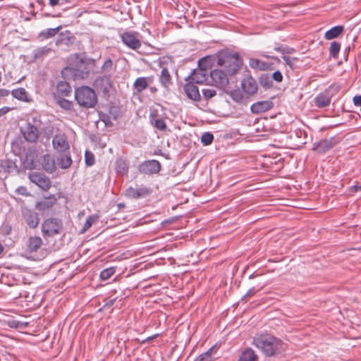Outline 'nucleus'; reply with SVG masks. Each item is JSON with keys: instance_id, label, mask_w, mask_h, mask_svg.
I'll use <instances>...</instances> for the list:
<instances>
[{"instance_id": "obj_1", "label": "nucleus", "mask_w": 361, "mask_h": 361, "mask_svg": "<svg viewBox=\"0 0 361 361\" xmlns=\"http://www.w3.org/2000/svg\"><path fill=\"white\" fill-rule=\"evenodd\" d=\"M252 343L267 357L281 354L286 349V345L281 339L267 334L255 336Z\"/></svg>"}, {"instance_id": "obj_2", "label": "nucleus", "mask_w": 361, "mask_h": 361, "mask_svg": "<svg viewBox=\"0 0 361 361\" xmlns=\"http://www.w3.org/2000/svg\"><path fill=\"white\" fill-rule=\"evenodd\" d=\"M94 67V60L84 59L76 55L74 64L62 69L61 75L64 79L71 78L74 80H84L89 77Z\"/></svg>"}, {"instance_id": "obj_3", "label": "nucleus", "mask_w": 361, "mask_h": 361, "mask_svg": "<svg viewBox=\"0 0 361 361\" xmlns=\"http://www.w3.org/2000/svg\"><path fill=\"white\" fill-rule=\"evenodd\" d=\"M217 63L224 68L228 75H232L240 70L243 62L238 53L222 52L218 56Z\"/></svg>"}, {"instance_id": "obj_4", "label": "nucleus", "mask_w": 361, "mask_h": 361, "mask_svg": "<svg viewBox=\"0 0 361 361\" xmlns=\"http://www.w3.org/2000/svg\"><path fill=\"white\" fill-rule=\"evenodd\" d=\"M75 99L80 106L86 109L92 108L97 103L94 90L87 86L77 88L75 91Z\"/></svg>"}, {"instance_id": "obj_5", "label": "nucleus", "mask_w": 361, "mask_h": 361, "mask_svg": "<svg viewBox=\"0 0 361 361\" xmlns=\"http://www.w3.org/2000/svg\"><path fill=\"white\" fill-rule=\"evenodd\" d=\"M62 221L57 218H49L45 219L42 224V233L43 236L52 237L59 234L62 230Z\"/></svg>"}, {"instance_id": "obj_6", "label": "nucleus", "mask_w": 361, "mask_h": 361, "mask_svg": "<svg viewBox=\"0 0 361 361\" xmlns=\"http://www.w3.org/2000/svg\"><path fill=\"white\" fill-rule=\"evenodd\" d=\"M121 42L129 49L137 51L142 47L140 34L135 31H126L120 35Z\"/></svg>"}, {"instance_id": "obj_7", "label": "nucleus", "mask_w": 361, "mask_h": 361, "mask_svg": "<svg viewBox=\"0 0 361 361\" xmlns=\"http://www.w3.org/2000/svg\"><path fill=\"white\" fill-rule=\"evenodd\" d=\"M43 240L41 237L32 235L27 238L25 242V252L30 257H35L37 254L42 250Z\"/></svg>"}, {"instance_id": "obj_8", "label": "nucleus", "mask_w": 361, "mask_h": 361, "mask_svg": "<svg viewBox=\"0 0 361 361\" xmlns=\"http://www.w3.org/2000/svg\"><path fill=\"white\" fill-rule=\"evenodd\" d=\"M206 62V58H202L199 61V69L194 70L188 77L192 82L202 84L207 80L208 71L207 66L204 65Z\"/></svg>"}, {"instance_id": "obj_9", "label": "nucleus", "mask_w": 361, "mask_h": 361, "mask_svg": "<svg viewBox=\"0 0 361 361\" xmlns=\"http://www.w3.org/2000/svg\"><path fill=\"white\" fill-rule=\"evenodd\" d=\"M22 218L30 228H36L39 223V214L37 212L27 207H21Z\"/></svg>"}, {"instance_id": "obj_10", "label": "nucleus", "mask_w": 361, "mask_h": 361, "mask_svg": "<svg viewBox=\"0 0 361 361\" xmlns=\"http://www.w3.org/2000/svg\"><path fill=\"white\" fill-rule=\"evenodd\" d=\"M113 82L111 77L109 75H103L97 77L94 82V87L99 92L104 95L109 94L110 89L112 87Z\"/></svg>"}, {"instance_id": "obj_11", "label": "nucleus", "mask_w": 361, "mask_h": 361, "mask_svg": "<svg viewBox=\"0 0 361 361\" xmlns=\"http://www.w3.org/2000/svg\"><path fill=\"white\" fill-rule=\"evenodd\" d=\"M161 165L160 162L155 159L145 161L138 166V171L144 174L158 173L161 171Z\"/></svg>"}, {"instance_id": "obj_12", "label": "nucleus", "mask_w": 361, "mask_h": 361, "mask_svg": "<svg viewBox=\"0 0 361 361\" xmlns=\"http://www.w3.org/2000/svg\"><path fill=\"white\" fill-rule=\"evenodd\" d=\"M151 192L152 190L149 188L145 185H137L135 188L129 187L127 188L125 195L130 199H139L146 197Z\"/></svg>"}, {"instance_id": "obj_13", "label": "nucleus", "mask_w": 361, "mask_h": 361, "mask_svg": "<svg viewBox=\"0 0 361 361\" xmlns=\"http://www.w3.org/2000/svg\"><path fill=\"white\" fill-rule=\"evenodd\" d=\"M29 179L32 183L36 184L44 190H47L51 187L49 178L44 173L32 172L29 174Z\"/></svg>"}, {"instance_id": "obj_14", "label": "nucleus", "mask_w": 361, "mask_h": 361, "mask_svg": "<svg viewBox=\"0 0 361 361\" xmlns=\"http://www.w3.org/2000/svg\"><path fill=\"white\" fill-rule=\"evenodd\" d=\"M337 143L338 141L334 137L321 140L314 144L312 149L319 154H324L336 146Z\"/></svg>"}, {"instance_id": "obj_15", "label": "nucleus", "mask_w": 361, "mask_h": 361, "mask_svg": "<svg viewBox=\"0 0 361 361\" xmlns=\"http://www.w3.org/2000/svg\"><path fill=\"white\" fill-rule=\"evenodd\" d=\"M333 88L329 87L314 98V104L318 108H324L330 105L333 97Z\"/></svg>"}, {"instance_id": "obj_16", "label": "nucleus", "mask_w": 361, "mask_h": 361, "mask_svg": "<svg viewBox=\"0 0 361 361\" xmlns=\"http://www.w3.org/2000/svg\"><path fill=\"white\" fill-rule=\"evenodd\" d=\"M240 85L243 92L249 96L254 95L257 92L258 85L257 81L251 75L245 76Z\"/></svg>"}, {"instance_id": "obj_17", "label": "nucleus", "mask_w": 361, "mask_h": 361, "mask_svg": "<svg viewBox=\"0 0 361 361\" xmlns=\"http://www.w3.org/2000/svg\"><path fill=\"white\" fill-rule=\"evenodd\" d=\"M54 148L60 153H65L70 149L67 137L63 134L56 135L52 140Z\"/></svg>"}, {"instance_id": "obj_18", "label": "nucleus", "mask_w": 361, "mask_h": 361, "mask_svg": "<svg viewBox=\"0 0 361 361\" xmlns=\"http://www.w3.org/2000/svg\"><path fill=\"white\" fill-rule=\"evenodd\" d=\"M227 73L220 70H213L210 72V76L216 86L221 88L225 87L228 84Z\"/></svg>"}, {"instance_id": "obj_19", "label": "nucleus", "mask_w": 361, "mask_h": 361, "mask_svg": "<svg viewBox=\"0 0 361 361\" xmlns=\"http://www.w3.org/2000/svg\"><path fill=\"white\" fill-rule=\"evenodd\" d=\"M24 138L30 142H35L39 137V131L37 127L28 123L24 130L21 129Z\"/></svg>"}, {"instance_id": "obj_20", "label": "nucleus", "mask_w": 361, "mask_h": 361, "mask_svg": "<svg viewBox=\"0 0 361 361\" xmlns=\"http://www.w3.org/2000/svg\"><path fill=\"white\" fill-rule=\"evenodd\" d=\"M153 76L137 78L133 83V89L136 93H141L149 85L153 82Z\"/></svg>"}, {"instance_id": "obj_21", "label": "nucleus", "mask_w": 361, "mask_h": 361, "mask_svg": "<svg viewBox=\"0 0 361 361\" xmlns=\"http://www.w3.org/2000/svg\"><path fill=\"white\" fill-rule=\"evenodd\" d=\"M273 106L274 104L271 101H259L252 104L250 110L253 114H261L270 110Z\"/></svg>"}, {"instance_id": "obj_22", "label": "nucleus", "mask_w": 361, "mask_h": 361, "mask_svg": "<svg viewBox=\"0 0 361 361\" xmlns=\"http://www.w3.org/2000/svg\"><path fill=\"white\" fill-rule=\"evenodd\" d=\"M0 322L6 324L8 327L17 329L19 331H22L29 326V322L15 320L13 317H8L7 319H0Z\"/></svg>"}, {"instance_id": "obj_23", "label": "nucleus", "mask_w": 361, "mask_h": 361, "mask_svg": "<svg viewBox=\"0 0 361 361\" xmlns=\"http://www.w3.org/2000/svg\"><path fill=\"white\" fill-rule=\"evenodd\" d=\"M183 88L188 98L194 101L200 100L201 97L199 92V89L196 85L192 84V82L185 84Z\"/></svg>"}, {"instance_id": "obj_24", "label": "nucleus", "mask_w": 361, "mask_h": 361, "mask_svg": "<svg viewBox=\"0 0 361 361\" xmlns=\"http://www.w3.org/2000/svg\"><path fill=\"white\" fill-rule=\"evenodd\" d=\"M157 111H151L149 116L150 123L157 129L164 131L167 128L166 122L162 118H157Z\"/></svg>"}, {"instance_id": "obj_25", "label": "nucleus", "mask_w": 361, "mask_h": 361, "mask_svg": "<svg viewBox=\"0 0 361 361\" xmlns=\"http://www.w3.org/2000/svg\"><path fill=\"white\" fill-rule=\"evenodd\" d=\"M71 92V87L66 81H59L56 85V94L62 97H68Z\"/></svg>"}, {"instance_id": "obj_26", "label": "nucleus", "mask_w": 361, "mask_h": 361, "mask_svg": "<svg viewBox=\"0 0 361 361\" xmlns=\"http://www.w3.org/2000/svg\"><path fill=\"white\" fill-rule=\"evenodd\" d=\"M58 165L63 169H67L71 167L73 161L69 152L68 154L61 153L57 158Z\"/></svg>"}, {"instance_id": "obj_27", "label": "nucleus", "mask_w": 361, "mask_h": 361, "mask_svg": "<svg viewBox=\"0 0 361 361\" xmlns=\"http://www.w3.org/2000/svg\"><path fill=\"white\" fill-rule=\"evenodd\" d=\"M258 356L255 351L250 348H247L240 354L238 361H257Z\"/></svg>"}, {"instance_id": "obj_28", "label": "nucleus", "mask_w": 361, "mask_h": 361, "mask_svg": "<svg viewBox=\"0 0 361 361\" xmlns=\"http://www.w3.org/2000/svg\"><path fill=\"white\" fill-rule=\"evenodd\" d=\"M343 31V27L341 25L334 26L330 30H327L324 35L326 39H332L338 37Z\"/></svg>"}, {"instance_id": "obj_29", "label": "nucleus", "mask_w": 361, "mask_h": 361, "mask_svg": "<svg viewBox=\"0 0 361 361\" xmlns=\"http://www.w3.org/2000/svg\"><path fill=\"white\" fill-rule=\"evenodd\" d=\"M11 93L14 98H16L18 100L23 101V102L29 101L28 93L25 90V89H24L23 87L13 90Z\"/></svg>"}, {"instance_id": "obj_30", "label": "nucleus", "mask_w": 361, "mask_h": 361, "mask_svg": "<svg viewBox=\"0 0 361 361\" xmlns=\"http://www.w3.org/2000/svg\"><path fill=\"white\" fill-rule=\"evenodd\" d=\"M128 164L123 159H118L115 164V169L117 173L126 174L128 171Z\"/></svg>"}, {"instance_id": "obj_31", "label": "nucleus", "mask_w": 361, "mask_h": 361, "mask_svg": "<svg viewBox=\"0 0 361 361\" xmlns=\"http://www.w3.org/2000/svg\"><path fill=\"white\" fill-rule=\"evenodd\" d=\"M159 82L165 87H168L171 83V77L166 68L161 69Z\"/></svg>"}, {"instance_id": "obj_32", "label": "nucleus", "mask_w": 361, "mask_h": 361, "mask_svg": "<svg viewBox=\"0 0 361 361\" xmlns=\"http://www.w3.org/2000/svg\"><path fill=\"white\" fill-rule=\"evenodd\" d=\"M61 28V27L59 26L56 28H48L47 30H42L39 32L38 38L46 39L53 37L58 33Z\"/></svg>"}, {"instance_id": "obj_33", "label": "nucleus", "mask_w": 361, "mask_h": 361, "mask_svg": "<svg viewBox=\"0 0 361 361\" xmlns=\"http://www.w3.org/2000/svg\"><path fill=\"white\" fill-rule=\"evenodd\" d=\"M259 82L265 89L271 88L273 86L271 78L267 73H263L260 75Z\"/></svg>"}, {"instance_id": "obj_34", "label": "nucleus", "mask_w": 361, "mask_h": 361, "mask_svg": "<svg viewBox=\"0 0 361 361\" xmlns=\"http://www.w3.org/2000/svg\"><path fill=\"white\" fill-rule=\"evenodd\" d=\"M99 219V216L97 215H91V216H89L81 231H80V233H85L95 222L97 221Z\"/></svg>"}, {"instance_id": "obj_35", "label": "nucleus", "mask_w": 361, "mask_h": 361, "mask_svg": "<svg viewBox=\"0 0 361 361\" xmlns=\"http://www.w3.org/2000/svg\"><path fill=\"white\" fill-rule=\"evenodd\" d=\"M249 63L250 67L252 68L264 71L267 68V64L266 62L257 59H251Z\"/></svg>"}, {"instance_id": "obj_36", "label": "nucleus", "mask_w": 361, "mask_h": 361, "mask_svg": "<svg viewBox=\"0 0 361 361\" xmlns=\"http://www.w3.org/2000/svg\"><path fill=\"white\" fill-rule=\"evenodd\" d=\"M0 167L5 172L9 173L13 169L16 168V165L15 162L11 161V160L6 159V160H1L0 161Z\"/></svg>"}, {"instance_id": "obj_37", "label": "nucleus", "mask_w": 361, "mask_h": 361, "mask_svg": "<svg viewBox=\"0 0 361 361\" xmlns=\"http://www.w3.org/2000/svg\"><path fill=\"white\" fill-rule=\"evenodd\" d=\"M51 51V48L47 47H41L34 51V57L35 59H41L49 54Z\"/></svg>"}, {"instance_id": "obj_38", "label": "nucleus", "mask_w": 361, "mask_h": 361, "mask_svg": "<svg viewBox=\"0 0 361 361\" xmlns=\"http://www.w3.org/2000/svg\"><path fill=\"white\" fill-rule=\"evenodd\" d=\"M213 350H214V346L211 347L206 352L200 354L198 357H197L194 360V361H212Z\"/></svg>"}, {"instance_id": "obj_39", "label": "nucleus", "mask_w": 361, "mask_h": 361, "mask_svg": "<svg viewBox=\"0 0 361 361\" xmlns=\"http://www.w3.org/2000/svg\"><path fill=\"white\" fill-rule=\"evenodd\" d=\"M341 49V44L336 41H334L331 43L330 47H329V52L330 55L334 58L336 59L338 57V53L340 51Z\"/></svg>"}, {"instance_id": "obj_40", "label": "nucleus", "mask_w": 361, "mask_h": 361, "mask_svg": "<svg viewBox=\"0 0 361 361\" xmlns=\"http://www.w3.org/2000/svg\"><path fill=\"white\" fill-rule=\"evenodd\" d=\"M116 272L114 267H111L102 270L100 273V278L102 281H106L111 278Z\"/></svg>"}, {"instance_id": "obj_41", "label": "nucleus", "mask_w": 361, "mask_h": 361, "mask_svg": "<svg viewBox=\"0 0 361 361\" xmlns=\"http://www.w3.org/2000/svg\"><path fill=\"white\" fill-rule=\"evenodd\" d=\"M228 94L231 98L236 102H240L243 99V94L240 90H231Z\"/></svg>"}, {"instance_id": "obj_42", "label": "nucleus", "mask_w": 361, "mask_h": 361, "mask_svg": "<svg viewBox=\"0 0 361 361\" xmlns=\"http://www.w3.org/2000/svg\"><path fill=\"white\" fill-rule=\"evenodd\" d=\"M57 104L63 109L66 110H71L73 107V103L72 102L64 99V98H59L57 99Z\"/></svg>"}, {"instance_id": "obj_43", "label": "nucleus", "mask_w": 361, "mask_h": 361, "mask_svg": "<svg viewBox=\"0 0 361 361\" xmlns=\"http://www.w3.org/2000/svg\"><path fill=\"white\" fill-rule=\"evenodd\" d=\"M214 140V135L209 132H206L202 134L201 137V142L204 145H209L212 144Z\"/></svg>"}, {"instance_id": "obj_44", "label": "nucleus", "mask_w": 361, "mask_h": 361, "mask_svg": "<svg viewBox=\"0 0 361 361\" xmlns=\"http://www.w3.org/2000/svg\"><path fill=\"white\" fill-rule=\"evenodd\" d=\"M85 161L87 166H92L94 164V154L90 151H86L85 153Z\"/></svg>"}, {"instance_id": "obj_45", "label": "nucleus", "mask_w": 361, "mask_h": 361, "mask_svg": "<svg viewBox=\"0 0 361 361\" xmlns=\"http://www.w3.org/2000/svg\"><path fill=\"white\" fill-rule=\"evenodd\" d=\"M283 59L286 62V63L290 66L291 69H293L295 66V62L298 61L297 58L290 57L289 56L284 55L283 56Z\"/></svg>"}, {"instance_id": "obj_46", "label": "nucleus", "mask_w": 361, "mask_h": 361, "mask_svg": "<svg viewBox=\"0 0 361 361\" xmlns=\"http://www.w3.org/2000/svg\"><path fill=\"white\" fill-rule=\"evenodd\" d=\"M56 201V198H49L47 200L40 202L39 208L42 210H44L45 209L49 208L51 207L54 204H55Z\"/></svg>"}, {"instance_id": "obj_47", "label": "nucleus", "mask_w": 361, "mask_h": 361, "mask_svg": "<svg viewBox=\"0 0 361 361\" xmlns=\"http://www.w3.org/2000/svg\"><path fill=\"white\" fill-rule=\"evenodd\" d=\"M274 50L277 52H280L282 54H291L294 49L293 48H290L288 47H284L281 44H278L274 47Z\"/></svg>"}, {"instance_id": "obj_48", "label": "nucleus", "mask_w": 361, "mask_h": 361, "mask_svg": "<svg viewBox=\"0 0 361 361\" xmlns=\"http://www.w3.org/2000/svg\"><path fill=\"white\" fill-rule=\"evenodd\" d=\"M202 94L205 99H210L216 94V92L214 89H203Z\"/></svg>"}, {"instance_id": "obj_49", "label": "nucleus", "mask_w": 361, "mask_h": 361, "mask_svg": "<svg viewBox=\"0 0 361 361\" xmlns=\"http://www.w3.org/2000/svg\"><path fill=\"white\" fill-rule=\"evenodd\" d=\"M113 61L111 59H106L102 66L103 71L109 72L112 69Z\"/></svg>"}, {"instance_id": "obj_50", "label": "nucleus", "mask_w": 361, "mask_h": 361, "mask_svg": "<svg viewBox=\"0 0 361 361\" xmlns=\"http://www.w3.org/2000/svg\"><path fill=\"white\" fill-rule=\"evenodd\" d=\"M16 192L21 195L28 197L30 195V193L27 191V188L24 186H20L16 188Z\"/></svg>"}, {"instance_id": "obj_51", "label": "nucleus", "mask_w": 361, "mask_h": 361, "mask_svg": "<svg viewBox=\"0 0 361 361\" xmlns=\"http://www.w3.org/2000/svg\"><path fill=\"white\" fill-rule=\"evenodd\" d=\"M271 78V80H274L278 82H281L283 80V75L280 71L274 72Z\"/></svg>"}, {"instance_id": "obj_52", "label": "nucleus", "mask_w": 361, "mask_h": 361, "mask_svg": "<svg viewBox=\"0 0 361 361\" xmlns=\"http://www.w3.org/2000/svg\"><path fill=\"white\" fill-rule=\"evenodd\" d=\"M259 290L255 289V288H251L247 290V292L241 298L242 300H246L247 298L253 296Z\"/></svg>"}, {"instance_id": "obj_53", "label": "nucleus", "mask_w": 361, "mask_h": 361, "mask_svg": "<svg viewBox=\"0 0 361 361\" xmlns=\"http://www.w3.org/2000/svg\"><path fill=\"white\" fill-rule=\"evenodd\" d=\"M353 103L355 106H361V95H356L353 97Z\"/></svg>"}, {"instance_id": "obj_54", "label": "nucleus", "mask_w": 361, "mask_h": 361, "mask_svg": "<svg viewBox=\"0 0 361 361\" xmlns=\"http://www.w3.org/2000/svg\"><path fill=\"white\" fill-rule=\"evenodd\" d=\"M55 164L54 161H51V164L49 165V163L47 165L45 166V170L49 171L50 172L53 171L55 169Z\"/></svg>"}, {"instance_id": "obj_55", "label": "nucleus", "mask_w": 361, "mask_h": 361, "mask_svg": "<svg viewBox=\"0 0 361 361\" xmlns=\"http://www.w3.org/2000/svg\"><path fill=\"white\" fill-rule=\"evenodd\" d=\"M10 93V91L6 89H0V98L7 97Z\"/></svg>"}, {"instance_id": "obj_56", "label": "nucleus", "mask_w": 361, "mask_h": 361, "mask_svg": "<svg viewBox=\"0 0 361 361\" xmlns=\"http://www.w3.org/2000/svg\"><path fill=\"white\" fill-rule=\"evenodd\" d=\"M350 191L353 192H357L358 191H361V185H352L350 188Z\"/></svg>"}, {"instance_id": "obj_57", "label": "nucleus", "mask_w": 361, "mask_h": 361, "mask_svg": "<svg viewBox=\"0 0 361 361\" xmlns=\"http://www.w3.org/2000/svg\"><path fill=\"white\" fill-rule=\"evenodd\" d=\"M159 336V334H154L153 336H149L147 337L145 341H142V343L144 342H149V341H152L154 338H157Z\"/></svg>"}, {"instance_id": "obj_58", "label": "nucleus", "mask_w": 361, "mask_h": 361, "mask_svg": "<svg viewBox=\"0 0 361 361\" xmlns=\"http://www.w3.org/2000/svg\"><path fill=\"white\" fill-rule=\"evenodd\" d=\"M59 0H49V4L51 6H55L59 4Z\"/></svg>"}, {"instance_id": "obj_59", "label": "nucleus", "mask_w": 361, "mask_h": 361, "mask_svg": "<svg viewBox=\"0 0 361 361\" xmlns=\"http://www.w3.org/2000/svg\"><path fill=\"white\" fill-rule=\"evenodd\" d=\"M4 246L2 245L1 243L0 242V255L4 252Z\"/></svg>"}, {"instance_id": "obj_60", "label": "nucleus", "mask_w": 361, "mask_h": 361, "mask_svg": "<svg viewBox=\"0 0 361 361\" xmlns=\"http://www.w3.org/2000/svg\"><path fill=\"white\" fill-rule=\"evenodd\" d=\"M8 109V108H6V109H5V108L1 109V110L2 115L4 114H5L6 112H7Z\"/></svg>"}, {"instance_id": "obj_61", "label": "nucleus", "mask_w": 361, "mask_h": 361, "mask_svg": "<svg viewBox=\"0 0 361 361\" xmlns=\"http://www.w3.org/2000/svg\"><path fill=\"white\" fill-rule=\"evenodd\" d=\"M263 56H264L267 59L271 58V59H276V57L269 56V55H263Z\"/></svg>"}, {"instance_id": "obj_62", "label": "nucleus", "mask_w": 361, "mask_h": 361, "mask_svg": "<svg viewBox=\"0 0 361 361\" xmlns=\"http://www.w3.org/2000/svg\"><path fill=\"white\" fill-rule=\"evenodd\" d=\"M62 41H63V39H58V40L56 42V45H59Z\"/></svg>"}, {"instance_id": "obj_63", "label": "nucleus", "mask_w": 361, "mask_h": 361, "mask_svg": "<svg viewBox=\"0 0 361 361\" xmlns=\"http://www.w3.org/2000/svg\"><path fill=\"white\" fill-rule=\"evenodd\" d=\"M37 2L41 5L43 4V1L42 0H37Z\"/></svg>"}, {"instance_id": "obj_64", "label": "nucleus", "mask_w": 361, "mask_h": 361, "mask_svg": "<svg viewBox=\"0 0 361 361\" xmlns=\"http://www.w3.org/2000/svg\"><path fill=\"white\" fill-rule=\"evenodd\" d=\"M118 207H124V204H118Z\"/></svg>"}]
</instances>
